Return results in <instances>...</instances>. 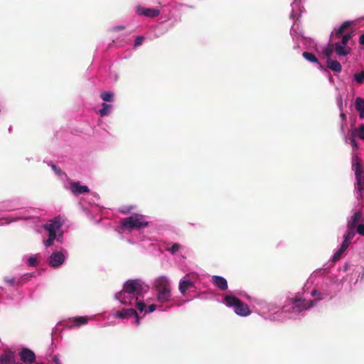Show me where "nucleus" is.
Wrapping results in <instances>:
<instances>
[{
    "label": "nucleus",
    "mask_w": 364,
    "mask_h": 364,
    "mask_svg": "<svg viewBox=\"0 0 364 364\" xmlns=\"http://www.w3.org/2000/svg\"><path fill=\"white\" fill-rule=\"evenodd\" d=\"M212 281L213 284L220 290H226L228 289L227 280L220 276H213Z\"/></svg>",
    "instance_id": "15"
},
{
    "label": "nucleus",
    "mask_w": 364,
    "mask_h": 364,
    "mask_svg": "<svg viewBox=\"0 0 364 364\" xmlns=\"http://www.w3.org/2000/svg\"><path fill=\"white\" fill-rule=\"evenodd\" d=\"M122 212L123 213H128V211H123V210H122Z\"/></svg>",
    "instance_id": "49"
},
{
    "label": "nucleus",
    "mask_w": 364,
    "mask_h": 364,
    "mask_svg": "<svg viewBox=\"0 0 364 364\" xmlns=\"http://www.w3.org/2000/svg\"><path fill=\"white\" fill-rule=\"evenodd\" d=\"M292 304V310L294 312H300L306 309H309L315 304V301L313 300H305L301 297L296 296L294 298L291 299Z\"/></svg>",
    "instance_id": "6"
},
{
    "label": "nucleus",
    "mask_w": 364,
    "mask_h": 364,
    "mask_svg": "<svg viewBox=\"0 0 364 364\" xmlns=\"http://www.w3.org/2000/svg\"><path fill=\"white\" fill-rule=\"evenodd\" d=\"M355 107L357 111L364 109V100L360 97H358L355 100Z\"/></svg>",
    "instance_id": "26"
},
{
    "label": "nucleus",
    "mask_w": 364,
    "mask_h": 364,
    "mask_svg": "<svg viewBox=\"0 0 364 364\" xmlns=\"http://www.w3.org/2000/svg\"><path fill=\"white\" fill-rule=\"evenodd\" d=\"M21 360L28 364H32L36 360V355L34 352L28 348H23L19 353Z\"/></svg>",
    "instance_id": "8"
},
{
    "label": "nucleus",
    "mask_w": 364,
    "mask_h": 364,
    "mask_svg": "<svg viewBox=\"0 0 364 364\" xmlns=\"http://www.w3.org/2000/svg\"><path fill=\"white\" fill-rule=\"evenodd\" d=\"M360 112L359 116L360 118H364V109L358 111Z\"/></svg>",
    "instance_id": "46"
},
{
    "label": "nucleus",
    "mask_w": 364,
    "mask_h": 364,
    "mask_svg": "<svg viewBox=\"0 0 364 364\" xmlns=\"http://www.w3.org/2000/svg\"><path fill=\"white\" fill-rule=\"evenodd\" d=\"M341 117L344 120L346 119V115L343 113L341 114Z\"/></svg>",
    "instance_id": "48"
},
{
    "label": "nucleus",
    "mask_w": 364,
    "mask_h": 364,
    "mask_svg": "<svg viewBox=\"0 0 364 364\" xmlns=\"http://www.w3.org/2000/svg\"><path fill=\"white\" fill-rule=\"evenodd\" d=\"M62 223L59 218H55L53 220L43 225V228L48 232H58L60 230Z\"/></svg>",
    "instance_id": "13"
},
{
    "label": "nucleus",
    "mask_w": 364,
    "mask_h": 364,
    "mask_svg": "<svg viewBox=\"0 0 364 364\" xmlns=\"http://www.w3.org/2000/svg\"><path fill=\"white\" fill-rule=\"evenodd\" d=\"M354 78L358 83H363L364 81V71L355 74Z\"/></svg>",
    "instance_id": "29"
},
{
    "label": "nucleus",
    "mask_w": 364,
    "mask_h": 364,
    "mask_svg": "<svg viewBox=\"0 0 364 364\" xmlns=\"http://www.w3.org/2000/svg\"><path fill=\"white\" fill-rule=\"evenodd\" d=\"M28 264L31 267H34L37 264V259L35 257H31L28 259Z\"/></svg>",
    "instance_id": "37"
},
{
    "label": "nucleus",
    "mask_w": 364,
    "mask_h": 364,
    "mask_svg": "<svg viewBox=\"0 0 364 364\" xmlns=\"http://www.w3.org/2000/svg\"><path fill=\"white\" fill-rule=\"evenodd\" d=\"M359 43L362 46H364V33L362 34L359 38Z\"/></svg>",
    "instance_id": "45"
},
{
    "label": "nucleus",
    "mask_w": 364,
    "mask_h": 364,
    "mask_svg": "<svg viewBox=\"0 0 364 364\" xmlns=\"http://www.w3.org/2000/svg\"><path fill=\"white\" fill-rule=\"evenodd\" d=\"M144 38L141 36H137L134 41V46L137 47L141 46L144 42Z\"/></svg>",
    "instance_id": "34"
},
{
    "label": "nucleus",
    "mask_w": 364,
    "mask_h": 364,
    "mask_svg": "<svg viewBox=\"0 0 364 364\" xmlns=\"http://www.w3.org/2000/svg\"><path fill=\"white\" fill-rule=\"evenodd\" d=\"M344 252H345V251H343V250H342L341 249H340V248H339V250H337V251L335 252V254L333 255V257H332V259H331V260H332L333 262H337V261H338V260L341 259V256H342V255H343V253Z\"/></svg>",
    "instance_id": "31"
},
{
    "label": "nucleus",
    "mask_w": 364,
    "mask_h": 364,
    "mask_svg": "<svg viewBox=\"0 0 364 364\" xmlns=\"http://www.w3.org/2000/svg\"><path fill=\"white\" fill-rule=\"evenodd\" d=\"M36 364H43V363H36Z\"/></svg>",
    "instance_id": "51"
},
{
    "label": "nucleus",
    "mask_w": 364,
    "mask_h": 364,
    "mask_svg": "<svg viewBox=\"0 0 364 364\" xmlns=\"http://www.w3.org/2000/svg\"><path fill=\"white\" fill-rule=\"evenodd\" d=\"M149 225V222L146 221L144 216L140 214H135L125 218L120 221V227L124 230H139Z\"/></svg>",
    "instance_id": "2"
},
{
    "label": "nucleus",
    "mask_w": 364,
    "mask_h": 364,
    "mask_svg": "<svg viewBox=\"0 0 364 364\" xmlns=\"http://www.w3.org/2000/svg\"><path fill=\"white\" fill-rule=\"evenodd\" d=\"M317 294H318V291H317L316 290H315V289H314V290H313V291H311V295H312V296H316V295H317Z\"/></svg>",
    "instance_id": "47"
},
{
    "label": "nucleus",
    "mask_w": 364,
    "mask_h": 364,
    "mask_svg": "<svg viewBox=\"0 0 364 364\" xmlns=\"http://www.w3.org/2000/svg\"><path fill=\"white\" fill-rule=\"evenodd\" d=\"M188 275H186L184 279L179 282V291L183 295H185L186 291L194 286L193 282L188 279Z\"/></svg>",
    "instance_id": "14"
},
{
    "label": "nucleus",
    "mask_w": 364,
    "mask_h": 364,
    "mask_svg": "<svg viewBox=\"0 0 364 364\" xmlns=\"http://www.w3.org/2000/svg\"><path fill=\"white\" fill-rule=\"evenodd\" d=\"M354 236H355L354 230L348 229V231L346 232V234L344 236V239L346 240L351 242V240L353 239Z\"/></svg>",
    "instance_id": "32"
},
{
    "label": "nucleus",
    "mask_w": 364,
    "mask_h": 364,
    "mask_svg": "<svg viewBox=\"0 0 364 364\" xmlns=\"http://www.w3.org/2000/svg\"><path fill=\"white\" fill-rule=\"evenodd\" d=\"M326 66L328 68L336 73H339L342 70L341 63L337 60H332L331 58L327 59Z\"/></svg>",
    "instance_id": "18"
},
{
    "label": "nucleus",
    "mask_w": 364,
    "mask_h": 364,
    "mask_svg": "<svg viewBox=\"0 0 364 364\" xmlns=\"http://www.w3.org/2000/svg\"><path fill=\"white\" fill-rule=\"evenodd\" d=\"M181 248V245L178 243H174L172 245V246L169 248H167V251L170 252L171 254H175L177 252L179 249Z\"/></svg>",
    "instance_id": "30"
},
{
    "label": "nucleus",
    "mask_w": 364,
    "mask_h": 364,
    "mask_svg": "<svg viewBox=\"0 0 364 364\" xmlns=\"http://www.w3.org/2000/svg\"><path fill=\"white\" fill-rule=\"evenodd\" d=\"M146 290H144L142 284L138 280L130 279L125 282L123 287V291H120L116 294V298L120 301L122 304H127L122 296L124 293L133 294L136 296H141Z\"/></svg>",
    "instance_id": "1"
},
{
    "label": "nucleus",
    "mask_w": 364,
    "mask_h": 364,
    "mask_svg": "<svg viewBox=\"0 0 364 364\" xmlns=\"http://www.w3.org/2000/svg\"><path fill=\"white\" fill-rule=\"evenodd\" d=\"M125 28V27L124 26H114L112 28V31H121V30H124Z\"/></svg>",
    "instance_id": "42"
},
{
    "label": "nucleus",
    "mask_w": 364,
    "mask_h": 364,
    "mask_svg": "<svg viewBox=\"0 0 364 364\" xmlns=\"http://www.w3.org/2000/svg\"><path fill=\"white\" fill-rule=\"evenodd\" d=\"M50 167L51 168L53 169V171L58 175V176H61L63 175L64 173L63 172V171L58 167L55 164H51L50 165Z\"/></svg>",
    "instance_id": "33"
},
{
    "label": "nucleus",
    "mask_w": 364,
    "mask_h": 364,
    "mask_svg": "<svg viewBox=\"0 0 364 364\" xmlns=\"http://www.w3.org/2000/svg\"><path fill=\"white\" fill-rule=\"evenodd\" d=\"M350 244V241L346 240L344 239L343 242L341 244V246L340 249H341L343 251H346L347 250V248L348 247Z\"/></svg>",
    "instance_id": "39"
},
{
    "label": "nucleus",
    "mask_w": 364,
    "mask_h": 364,
    "mask_svg": "<svg viewBox=\"0 0 364 364\" xmlns=\"http://www.w3.org/2000/svg\"><path fill=\"white\" fill-rule=\"evenodd\" d=\"M341 43H340L342 45L346 46L348 41L352 38V33H348L343 36L341 35Z\"/></svg>",
    "instance_id": "28"
},
{
    "label": "nucleus",
    "mask_w": 364,
    "mask_h": 364,
    "mask_svg": "<svg viewBox=\"0 0 364 364\" xmlns=\"http://www.w3.org/2000/svg\"><path fill=\"white\" fill-rule=\"evenodd\" d=\"M335 51V46L334 43H329L323 50V55L327 58V59L331 58L332 54Z\"/></svg>",
    "instance_id": "19"
},
{
    "label": "nucleus",
    "mask_w": 364,
    "mask_h": 364,
    "mask_svg": "<svg viewBox=\"0 0 364 364\" xmlns=\"http://www.w3.org/2000/svg\"><path fill=\"white\" fill-rule=\"evenodd\" d=\"M350 143L351 146H353V148L354 149H357L358 148V143H357V141H356V140H355V136H353L350 138Z\"/></svg>",
    "instance_id": "40"
},
{
    "label": "nucleus",
    "mask_w": 364,
    "mask_h": 364,
    "mask_svg": "<svg viewBox=\"0 0 364 364\" xmlns=\"http://www.w3.org/2000/svg\"><path fill=\"white\" fill-rule=\"evenodd\" d=\"M352 168L355 175V189L358 193L359 197L364 196V169L359 162L358 157H353L352 161Z\"/></svg>",
    "instance_id": "3"
},
{
    "label": "nucleus",
    "mask_w": 364,
    "mask_h": 364,
    "mask_svg": "<svg viewBox=\"0 0 364 364\" xmlns=\"http://www.w3.org/2000/svg\"><path fill=\"white\" fill-rule=\"evenodd\" d=\"M70 189L75 196L87 193L90 192L88 186L80 185L79 181L70 183Z\"/></svg>",
    "instance_id": "12"
},
{
    "label": "nucleus",
    "mask_w": 364,
    "mask_h": 364,
    "mask_svg": "<svg viewBox=\"0 0 364 364\" xmlns=\"http://www.w3.org/2000/svg\"><path fill=\"white\" fill-rule=\"evenodd\" d=\"M4 280L11 285H13L15 283V279L13 277H6Z\"/></svg>",
    "instance_id": "41"
},
{
    "label": "nucleus",
    "mask_w": 364,
    "mask_h": 364,
    "mask_svg": "<svg viewBox=\"0 0 364 364\" xmlns=\"http://www.w3.org/2000/svg\"><path fill=\"white\" fill-rule=\"evenodd\" d=\"M58 232H48V238L44 241V245L46 247H50L53 245L54 240L57 239Z\"/></svg>",
    "instance_id": "21"
},
{
    "label": "nucleus",
    "mask_w": 364,
    "mask_h": 364,
    "mask_svg": "<svg viewBox=\"0 0 364 364\" xmlns=\"http://www.w3.org/2000/svg\"><path fill=\"white\" fill-rule=\"evenodd\" d=\"M53 360L55 364H62L60 358L57 355L53 357Z\"/></svg>",
    "instance_id": "44"
},
{
    "label": "nucleus",
    "mask_w": 364,
    "mask_h": 364,
    "mask_svg": "<svg viewBox=\"0 0 364 364\" xmlns=\"http://www.w3.org/2000/svg\"><path fill=\"white\" fill-rule=\"evenodd\" d=\"M155 284L158 291V301L162 303L169 301L171 294L168 279L166 277H160L156 280Z\"/></svg>",
    "instance_id": "4"
},
{
    "label": "nucleus",
    "mask_w": 364,
    "mask_h": 364,
    "mask_svg": "<svg viewBox=\"0 0 364 364\" xmlns=\"http://www.w3.org/2000/svg\"><path fill=\"white\" fill-rule=\"evenodd\" d=\"M350 26V22L346 21L344 22L336 31V36L337 38H341L343 33Z\"/></svg>",
    "instance_id": "24"
},
{
    "label": "nucleus",
    "mask_w": 364,
    "mask_h": 364,
    "mask_svg": "<svg viewBox=\"0 0 364 364\" xmlns=\"http://www.w3.org/2000/svg\"><path fill=\"white\" fill-rule=\"evenodd\" d=\"M225 304L230 307H234L236 314L241 316H247L250 314L249 306L235 296L227 295L225 297Z\"/></svg>",
    "instance_id": "5"
},
{
    "label": "nucleus",
    "mask_w": 364,
    "mask_h": 364,
    "mask_svg": "<svg viewBox=\"0 0 364 364\" xmlns=\"http://www.w3.org/2000/svg\"><path fill=\"white\" fill-rule=\"evenodd\" d=\"M334 46L335 52L338 56L347 55L350 51V48L349 47L342 45L340 43H334Z\"/></svg>",
    "instance_id": "17"
},
{
    "label": "nucleus",
    "mask_w": 364,
    "mask_h": 364,
    "mask_svg": "<svg viewBox=\"0 0 364 364\" xmlns=\"http://www.w3.org/2000/svg\"><path fill=\"white\" fill-rule=\"evenodd\" d=\"M15 363L14 353L9 350L0 356V364H11Z\"/></svg>",
    "instance_id": "16"
},
{
    "label": "nucleus",
    "mask_w": 364,
    "mask_h": 364,
    "mask_svg": "<svg viewBox=\"0 0 364 364\" xmlns=\"http://www.w3.org/2000/svg\"><path fill=\"white\" fill-rule=\"evenodd\" d=\"M100 97L105 102H112L114 98V95L109 92H104L100 94Z\"/></svg>",
    "instance_id": "25"
},
{
    "label": "nucleus",
    "mask_w": 364,
    "mask_h": 364,
    "mask_svg": "<svg viewBox=\"0 0 364 364\" xmlns=\"http://www.w3.org/2000/svg\"><path fill=\"white\" fill-rule=\"evenodd\" d=\"M355 228L357 232L360 235L364 236V224H359Z\"/></svg>",
    "instance_id": "36"
},
{
    "label": "nucleus",
    "mask_w": 364,
    "mask_h": 364,
    "mask_svg": "<svg viewBox=\"0 0 364 364\" xmlns=\"http://www.w3.org/2000/svg\"><path fill=\"white\" fill-rule=\"evenodd\" d=\"M64 261L65 256L61 252H53L48 259V263L53 267L60 266Z\"/></svg>",
    "instance_id": "10"
},
{
    "label": "nucleus",
    "mask_w": 364,
    "mask_h": 364,
    "mask_svg": "<svg viewBox=\"0 0 364 364\" xmlns=\"http://www.w3.org/2000/svg\"><path fill=\"white\" fill-rule=\"evenodd\" d=\"M136 13L139 16L155 18L160 14V11L157 9L144 8L141 6H137L136 7Z\"/></svg>",
    "instance_id": "7"
},
{
    "label": "nucleus",
    "mask_w": 364,
    "mask_h": 364,
    "mask_svg": "<svg viewBox=\"0 0 364 364\" xmlns=\"http://www.w3.org/2000/svg\"><path fill=\"white\" fill-rule=\"evenodd\" d=\"M302 56L309 62L319 63L318 58L311 53L305 51L302 53Z\"/></svg>",
    "instance_id": "22"
},
{
    "label": "nucleus",
    "mask_w": 364,
    "mask_h": 364,
    "mask_svg": "<svg viewBox=\"0 0 364 364\" xmlns=\"http://www.w3.org/2000/svg\"><path fill=\"white\" fill-rule=\"evenodd\" d=\"M102 107V109H100L99 111L100 116H107L109 114L110 109L112 108V106L111 105L103 102Z\"/></svg>",
    "instance_id": "20"
},
{
    "label": "nucleus",
    "mask_w": 364,
    "mask_h": 364,
    "mask_svg": "<svg viewBox=\"0 0 364 364\" xmlns=\"http://www.w3.org/2000/svg\"><path fill=\"white\" fill-rule=\"evenodd\" d=\"M117 317L120 318H127L134 316L136 318L135 323L136 325L139 324V318L135 309H124L122 311L117 312Z\"/></svg>",
    "instance_id": "11"
},
{
    "label": "nucleus",
    "mask_w": 364,
    "mask_h": 364,
    "mask_svg": "<svg viewBox=\"0 0 364 364\" xmlns=\"http://www.w3.org/2000/svg\"><path fill=\"white\" fill-rule=\"evenodd\" d=\"M74 321H75V324L77 326H79L82 324L87 323L88 319L87 317H85V316H79V317H76Z\"/></svg>",
    "instance_id": "27"
},
{
    "label": "nucleus",
    "mask_w": 364,
    "mask_h": 364,
    "mask_svg": "<svg viewBox=\"0 0 364 364\" xmlns=\"http://www.w3.org/2000/svg\"><path fill=\"white\" fill-rule=\"evenodd\" d=\"M364 220V214L362 211L355 212L348 220L347 223V228L350 230H354L355 227L359 225L360 222Z\"/></svg>",
    "instance_id": "9"
},
{
    "label": "nucleus",
    "mask_w": 364,
    "mask_h": 364,
    "mask_svg": "<svg viewBox=\"0 0 364 364\" xmlns=\"http://www.w3.org/2000/svg\"><path fill=\"white\" fill-rule=\"evenodd\" d=\"M358 134L360 139H364V124L360 125L358 128Z\"/></svg>",
    "instance_id": "38"
},
{
    "label": "nucleus",
    "mask_w": 364,
    "mask_h": 364,
    "mask_svg": "<svg viewBox=\"0 0 364 364\" xmlns=\"http://www.w3.org/2000/svg\"><path fill=\"white\" fill-rule=\"evenodd\" d=\"M148 309H149V310H148L149 313L153 312L156 309V305L151 304L149 306Z\"/></svg>",
    "instance_id": "43"
},
{
    "label": "nucleus",
    "mask_w": 364,
    "mask_h": 364,
    "mask_svg": "<svg viewBox=\"0 0 364 364\" xmlns=\"http://www.w3.org/2000/svg\"><path fill=\"white\" fill-rule=\"evenodd\" d=\"M15 364H22V363H21L18 362V363H16Z\"/></svg>",
    "instance_id": "50"
},
{
    "label": "nucleus",
    "mask_w": 364,
    "mask_h": 364,
    "mask_svg": "<svg viewBox=\"0 0 364 364\" xmlns=\"http://www.w3.org/2000/svg\"><path fill=\"white\" fill-rule=\"evenodd\" d=\"M350 26V22L346 21L344 22L336 31V36L337 38H341L343 33Z\"/></svg>",
    "instance_id": "23"
},
{
    "label": "nucleus",
    "mask_w": 364,
    "mask_h": 364,
    "mask_svg": "<svg viewBox=\"0 0 364 364\" xmlns=\"http://www.w3.org/2000/svg\"><path fill=\"white\" fill-rule=\"evenodd\" d=\"M136 307L139 311L142 312L145 309L146 305L143 301H139L136 302Z\"/></svg>",
    "instance_id": "35"
}]
</instances>
